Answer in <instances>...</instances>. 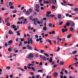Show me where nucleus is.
I'll use <instances>...</instances> for the list:
<instances>
[{
  "label": "nucleus",
  "mask_w": 78,
  "mask_h": 78,
  "mask_svg": "<svg viewBox=\"0 0 78 78\" xmlns=\"http://www.w3.org/2000/svg\"><path fill=\"white\" fill-rule=\"evenodd\" d=\"M34 57L33 54H30L29 55L27 56V58L28 59H31V58H33Z\"/></svg>",
  "instance_id": "nucleus-1"
},
{
  "label": "nucleus",
  "mask_w": 78,
  "mask_h": 78,
  "mask_svg": "<svg viewBox=\"0 0 78 78\" xmlns=\"http://www.w3.org/2000/svg\"><path fill=\"white\" fill-rule=\"evenodd\" d=\"M30 42L31 44H33V41L32 40V38H30L29 41H27V44H28V45H29V44H30Z\"/></svg>",
  "instance_id": "nucleus-2"
},
{
  "label": "nucleus",
  "mask_w": 78,
  "mask_h": 78,
  "mask_svg": "<svg viewBox=\"0 0 78 78\" xmlns=\"http://www.w3.org/2000/svg\"><path fill=\"white\" fill-rule=\"evenodd\" d=\"M38 20L37 18H36L35 19V20L34 21V23L35 25H37V22Z\"/></svg>",
  "instance_id": "nucleus-3"
},
{
  "label": "nucleus",
  "mask_w": 78,
  "mask_h": 78,
  "mask_svg": "<svg viewBox=\"0 0 78 78\" xmlns=\"http://www.w3.org/2000/svg\"><path fill=\"white\" fill-rule=\"evenodd\" d=\"M58 73L57 72H55L54 73L53 76H55V77H57L58 76Z\"/></svg>",
  "instance_id": "nucleus-4"
},
{
  "label": "nucleus",
  "mask_w": 78,
  "mask_h": 78,
  "mask_svg": "<svg viewBox=\"0 0 78 78\" xmlns=\"http://www.w3.org/2000/svg\"><path fill=\"white\" fill-rule=\"evenodd\" d=\"M46 42H49V44H50V45H52V44H51V40H50L46 39Z\"/></svg>",
  "instance_id": "nucleus-5"
},
{
  "label": "nucleus",
  "mask_w": 78,
  "mask_h": 78,
  "mask_svg": "<svg viewBox=\"0 0 78 78\" xmlns=\"http://www.w3.org/2000/svg\"><path fill=\"white\" fill-rule=\"evenodd\" d=\"M43 3L44 4H46V3L47 4H48V3H49V2H48V1H45V0H43Z\"/></svg>",
  "instance_id": "nucleus-6"
},
{
  "label": "nucleus",
  "mask_w": 78,
  "mask_h": 78,
  "mask_svg": "<svg viewBox=\"0 0 78 78\" xmlns=\"http://www.w3.org/2000/svg\"><path fill=\"white\" fill-rule=\"evenodd\" d=\"M46 18H47V19H49V18H50V15H49L48 14H46Z\"/></svg>",
  "instance_id": "nucleus-7"
},
{
  "label": "nucleus",
  "mask_w": 78,
  "mask_h": 78,
  "mask_svg": "<svg viewBox=\"0 0 78 78\" xmlns=\"http://www.w3.org/2000/svg\"><path fill=\"white\" fill-rule=\"evenodd\" d=\"M42 59L44 60V61H45L47 60V58L45 57V56H43V57H42Z\"/></svg>",
  "instance_id": "nucleus-8"
},
{
  "label": "nucleus",
  "mask_w": 78,
  "mask_h": 78,
  "mask_svg": "<svg viewBox=\"0 0 78 78\" xmlns=\"http://www.w3.org/2000/svg\"><path fill=\"white\" fill-rule=\"evenodd\" d=\"M49 3L53 4L55 2V0H49Z\"/></svg>",
  "instance_id": "nucleus-9"
},
{
  "label": "nucleus",
  "mask_w": 78,
  "mask_h": 78,
  "mask_svg": "<svg viewBox=\"0 0 78 78\" xmlns=\"http://www.w3.org/2000/svg\"><path fill=\"white\" fill-rule=\"evenodd\" d=\"M11 28H13V29H14V28H15L16 27V26L14 25H12L11 26Z\"/></svg>",
  "instance_id": "nucleus-10"
},
{
  "label": "nucleus",
  "mask_w": 78,
  "mask_h": 78,
  "mask_svg": "<svg viewBox=\"0 0 78 78\" xmlns=\"http://www.w3.org/2000/svg\"><path fill=\"white\" fill-rule=\"evenodd\" d=\"M75 26V23L73 22H72L71 23V24H70V27H74Z\"/></svg>",
  "instance_id": "nucleus-11"
},
{
  "label": "nucleus",
  "mask_w": 78,
  "mask_h": 78,
  "mask_svg": "<svg viewBox=\"0 0 78 78\" xmlns=\"http://www.w3.org/2000/svg\"><path fill=\"white\" fill-rule=\"evenodd\" d=\"M27 47L28 48V49H32L33 48L31 46H29V45H27Z\"/></svg>",
  "instance_id": "nucleus-12"
},
{
  "label": "nucleus",
  "mask_w": 78,
  "mask_h": 78,
  "mask_svg": "<svg viewBox=\"0 0 78 78\" xmlns=\"http://www.w3.org/2000/svg\"><path fill=\"white\" fill-rule=\"evenodd\" d=\"M65 25L66 27H69V26H70V24L69 22H67L65 24Z\"/></svg>",
  "instance_id": "nucleus-13"
},
{
  "label": "nucleus",
  "mask_w": 78,
  "mask_h": 78,
  "mask_svg": "<svg viewBox=\"0 0 78 78\" xmlns=\"http://www.w3.org/2000/svg\"><path fill=\"white\" fill-rule=\"evenodd\" d=\"M52 57H51L50 58V59L49 61V62L50 63H51V62H52V61H53V60L52 59Z\"/></svg>",
  "instance_id": "nucleus-14"
},
{
  "label": "nucleus",
  "mask_w": 78,
  "mask_h": 78,
  "mask_svg": "<svg viewBox=\"0 0 78 78\" xmlns=\"http://www.w3.org/2000/svg\"><path fill=\"white\" fill-rule=\"evenodd\" d=\"M64 62L61 61L59 62V64L60 65H61V66H62V65H64Z\"/></svg>",
  "instance_id": "nucleus-15"
},
{
  "label": "nucleus",
  "mask_w": 78,
  "mask_h": 78,
  "mask_svg": "<svg viewBox=\"0 0 78 78\" xmlns=\"http://www.w3.org/2000/svg\"><path fill=\"white\" fill-rule=\"evenodd\" d=\"M37 23H38V24H39V25H40V24L41 25V24H42V22L41 21L40 22L38 20V21H37Z\"/></svg>",
  "instance_id": "nucleus-16"
},
{
  "label": "nucleus",
  "mask_w": 78,
  "mask_h": 78,
  "mask_svg": "<svg viewBox=\"0 0 78 78\" xmlns=\"http://www.w3.org/2000/svg\"><path fill=\"white\" fill-rule=\"evenodd\" d=\"M8 51H10V52H11L12 51V49L11 48H8Z\"/></svg>",
  "instance_id": "nucleus-17"
},
{
  "label": "nucleus",
  "mask_w": 78,
  "mask_h": 78,
  "mask_svg": "<svg viewBox=\"0 0 78 78\" xmlns=\"http://www.w3.org/2000/svg\"><path fill=\"white\" fill-rule=\"evenodd\" d=\"M78 64V62H76L74 63V66H75L76 67H78V66H77V64Z\"/></svg>",
  "instance_id": "nucleus-18"
},
{
  "label": "nucleus",
  "mask_w": 78,
  "mask_h": 78,
  "mask_svg": "<svg viewBox=\"0 0 78 78\" xmlns=\"http://www.w3.org/2000/svg\"><path fill=\"white\" fill-rule=\"evenodd\" d=\"M47 28L46 27H44L43 28V30L44 31H47Z\"/></svg>",
  "instance_id": "nucleus-19"
},
{
  "label": "nucleus",
  "mask_w": 78,
  "mask_h": 78,
  "mask_svg": "<svg viewBox=\"0 0 78 78\" xmlns=\"http://www.w3.org/2000/svg\"><path fill=\"white\" fill-rule=\"evenodd\" d=\"M33 16H30L29 17V19L30 20H31L33 19Z\"/></svg>",
  "instance_id": "nucleus-20"
},
{
  "label": "nucleus",
  "mask_w": 78,
  "mask_h": 78,
  "mask_svg": "<svg viewBox=\"0 0 78 78\" xmlns=\"http://www.w3.org/2000/svg\"><path fill=\"white\" fill-rule=\"evenodd\" d=\"M19 32V31H16V33H17V36H20V34Z\"/></svg>",
  "instance_id": "nucleus-21"
},
{
  "label": "nucleus",
  "mask_w": 78,
  "mask_h": 78,
  "mask_svg": "<svg viewBox=\"0 0 78 78\" xmlns=\"http://www.w3.org/2000/svg\"><path fill=\"white\" fill-rule=\"evenodd\" d=\"M9 6H12L13 4H12V2H9Z\"/></svg>",
  "instance_id": "nucleus-22"
},
{
  "label": "nucleus",
  "mask_w": 78,
  "mask_h": 78,
  "mask_svg": "<svg viewBox=\"0 0 78 78\" xmlns=\"http://www.w3.org/2000/svg\"><path fill=\"white\" fill-rule=\"evenodd\" d=\"M57 17L58 19H61V15L60 14H59L58 15Z\"/></svg>",
  "instance_id": "nucleus-23"
},
{
  "label": "nucleus",
  "mask_w": 78,
  "mask_h": 78,
  "mask_svg": "<svg viewBox=\"0 0 78 78\" xmlns=\"http://www.w3.org/2000/svg\"><path fill=\"white\" fill-rule=\"evenodd\" d=\"M35 7L37 8H39V5L38 4H37L35 5Z\"/></svg>",
  "instance_id": "nucleus-24"
},
{
  "label": "nucleus",
  "mask_w": 78,
  "mask_h": 78,
  "mask_svg": "<svg viewBox=\"0 0 78 78\" xmlns=\"http://www.w3.org/2000/svg\"><path fill=\"white\" fill-rule=\"evenodd\" d=\"M18 69H19V70H21L22 72H24V71H25V70L24 69H23L20 68H18Z\"/></svg>",
  "instance_id": "nucleus-25"
},
{
  "label": "nucleus",
  "mask_w": 78,
  "mask_h": 78,
  "mask_svg": "<svg viewBox=\"0 0 78 78\" xmlns=\"http://www.w3.org/2000/svg\"><path fill=\"white\" fill-rule=\"evenodd\" d=\"M72 36V34H69L68 35H67V38H70V37Z\"/></svg>",
  "instance_id": "nucleus-26"
},
{
  "label": "nucleus",
  "mask_w": 78,
  "mask_h": 78,
  "mask_svg": "<svg viewBox=\"0 0 78 78\" xmlns=\"http://www.w3.org/2000/svg\"><path fill=\"white\" fill-rule=\"evenodd\" d=\"M41 35L43 37H45V35H44V33H42V34H41Z\"/></svg>",
  "instance_id": "nucleus-27"
},
{
  "label": "nucleus",
  "mask_w": 78,
  "mask_h": 78,
  "mask_svg": "<svg viewBox=\"0 0 78 78\" xmlns=\"http://www.w3.org/2000/svg\"><path fill=\"white\" fill-rule=\"evenodd\" d=\"M44 55H45L46 57H48V56H49V55H48V54L46 53H44Z\"/></svg>",
  "instance_id": "nucleus-28"
},
{
  "label": "nucleus",
  "mask_w": 78,
  "mask_h": 78,
  "mask_svg": "<svg viewBox=\"0 0 78 78\" xmlns=\"http://www.w3.org/2000/svg\"><path fill=\"white\" fill-rule=\"evenodd\" d=\"M70 30L71 31H73V28L72 27H71L70 28Z\"/></svg>",
  "instance_id": "nucleus-29"
},
{
  "label": "nucleus",
  "mask_w": 78,
  "mask_h": 78,
  "mask_svg": "<svg viewBox=\"0 0 78 78\" xmlns=\"http://www.w3.org/2000/svg\"><path fill=\"white\" fill-rule=\"evenodd\" d=\"M36 11H37V12H39V9H35Z\"/></svg>",
  "instance_id": "nucleus-30"
},
{
  "label": "nucleus",
  "mask_w": 78,
  "mask_h": 78,
  "mask_svg": "<svg viewBox=\"0 0 78 78\" xmlns=\"http://www.w3.org/2000/svg\"><path fill=\"white\" fill-rule=\"evenodd\" d=\"M9 34H12V32L11 31V30H9Z\"/></svg>",
  "instance_id": "nucleus-31"
},
{
  "label": "nucleus",
  "mask_w": 78,
  "mask_h": 78,
  "mask_svg": "<svg viewBox=\"0 0 78 78\" xmlns=\"http://www.w3.org/2000/svg\"><path fill=\"white\" fill-rule=\"evenodd\" d=\"M38 72H42L43 70L42 69H40L37 71Z\"/></svg>",
  "instance_id": "nucleus-32"
},
{
  "label": "nucleus",
  "mask_w": 78,
  "mask_h": 78,
  "mask_svg": "<svg viewBox=\"0 0 78 78\" xmlns=\"http://www.w3.org/2000/svg\"><path fill=\"white\" fill-rule=\"evenodd\" d=\"M26 14L27 15H28L30 14V12H29V11L27 10L26 12Z\"/></svg>",
  "instance_id": "nucleus-33"
},
{
  "label": "nucleus",
  "mask_w": 78,
  "mask_h": 78,
  "mask_svg": "<svg viewBox=\"0 0 78 78\" xmlns=\"http://www.w3.org/2000/svg\"><path fill=\"white\" fill-rule=\"evenodd\" d=\"M31 69L32 70H33L34 72H35V71H36V70H35V69H34V67H32Z\"/></svg>",
  "instance_id": "nucleus-34"
},
{
  "label": "nucleus",
  "mask_w": 78,
  "mask_h": 78,
  "mask_svg": "<svg viewBox=\"0 0 78 78\" xmlns=\"http://www.w3.org/2000/svg\"><path fill=\"white\" fill-rule=\"evenodd\" d=\"M46 13L48 14H51V12L50 11H48L46 12Z\"/></svg>",
  "instance_id": "nucleus-35"
},
{
  "label": "nucleus",
  "mask_w": 78,
  "mask_h": 78,
  "mask_svg": "<svg viewBox=\"0 0 78 78\" xmlns=\"http://www.w3.org/2000/svg\"><path fill=\"white\" fill-rule=\"evenodd\" d=\"M22 45V43L21 41H20L19 46H21Z\"/></svg>",
  "instance_id": "nucleus-36"
},
{
  "label": "nucleus",
  "mask_w": 78,
  "mask_h": 78,
  "mask_svg": "<svg viewBox=\"0 0 78 78\" xmlns=\"http://www.w3.org/2000/svg\"><path fill=\"white\" fill-rule=\"evenodd\" d=\"M63 2L64 3H66V4H65V5H64V6H66V5H67V3L64 0H63Z\"/></svg>",
  "instance_id": "nucleus-37"
},
{
  "label": "nucleus",
  "mask_w": 78,
  "mask_h": 78,
  "mask_svg": "<svg viewBox=\"0 0 78 78\" xmlns=\"http://www.w3.org/2000/svg\"><path fill=\"white\" fill-rule=\"evenodd\" d=\"M32 9H30L29 10V12H30V13L32 12Z\"/></svg>",
  "instance_id": "nucleus-38"
},
{
  "label": "nucleus",
  "mask_w": 78,
  "mask_h": 78,
  "mask_svg": "<svg viewBox=\"0 0 78 78\" xmlns=\"http://www.w3.org/2000/svg\"><path fill=\"white\" fill-rule=\"evenodd\" d=\"M21 42H23H23H24V41H25V38H22L21 39Z\"/></svg>",
  "instance_id": "nucleus-39"
},
{
  "label": "nucleus",
  "mask_w": 78,
  "mask_h": 78,
  "mask_svg": "<svg viewBox=\"0 0 78 78\" xmlns=\"http://www.w3.org/2000/svg\"><path fill=\"white\" fill-rule=\"evenodd\" d=\"M17 12V10H13L12 11L13 13H16Z\"/></svg>",
  "instance_id": "nucleus-40"
},
{
  "label": "nucleus",
  "mask_w": 78,
  "mask_h": 78,
  "mask_svg": "<svg viewBox=\"0 0 78 78\" xmlns=\"http://www.w3.org/2000/svg\"><path fill=\"white\" fill-rule=\"evenodd\" d=\"M63 23L62 21H61L59 23V25H61Z\"/></svg>",
  "instance_id": "nucleus-41"
},
{
  "label": "nucleus",
  "mask_w": 78,
  "mask_h": 78,
  "mask_svg": "<svg viewBox=\"0 0 78 78\" xmlns=\"http://www.w3.org/2000/svg\"><path fill=\"white\" fill-rule=\"evenodd\" d=\"M78 9L77 8H76L74 9V11L75 12H77L78 11Z\"/></svg>",
  "instance_id": "nucleus-42"
},
{
  "label": "nucleus",
  "mask_w": 78,
  "mask_h": 78,
  "mask_svg": "<svg viewBox=\"0 0 78 78\" xmlns=\"http://www.w3.org/2000/svg\"><path fill=\"white\" fill-rule=\"evenodd\" d=\"M65 30L64 29H62V33H65Z\"/></svg>",
  "instance_id": "nucleus-43"
},
{
  "label": "nucleus",
  "mask_w": 78,
  "mask_h": 78,
  "mask_svg": "<svg viewBox=\"0 0 78 78\" xmlns=\"http://www.w3.org/2000/svg\"><path fill=\"white\" fill-rule=\"evenodd\" d=\"M55 15H50V17H55Z\"/></svg>",
  "instance_id": "nucleus-44"
},
{
  "label": "nucleus",
  "mask_w": 78,
  "mask_h": 78,
  "mask_svg": "<svg viewBox=\"0 0 78 78\" xmlns=\"http://www.w3.org/2000/svg\"><path fill=\"white\" fill-rule=\"evenodd\" d=\"M40 76V75L39 74H38L37 75V76H36V78H39V77Z\"/></svg>",
  "instance_id": "nucleus-45"
},
{
  "label": "nucleus",
  "mask_w": 78,
  "mask_h": 78,
  "mask_svg": "<svg viewBox=\"0 0 78 78\" xmlns=\"http://www.w3.org/2000/svg\"><path fill=\"white\" fill-rule=\"evenodd\" d=\"M67 5H69V6H73V4H68Z\"/></svg>",
  "instance_id": "nucleus-46"
},
{
  "label": "nucleus",
  "mask_w": 78,
  "mask_h": 78,
  "mask_svg": "<svg viewBox=\"0 0 78 78\" xmlns=\"http://www.w3.org/2000/svg\"><path fill=\"white\" fill-rule=\"evenodd\" d=\"M76 52H77V51H73L72 52V53L73 54H75V53H76Z\"/></svg>",
  "instance_id": "nucleus-47"
},
{
  "label": "nucleus",
  "mask_w": 78,
  "mask_h": 78,
  "mask_svg": "<svg viewBox=\"0 0 78 78\" xmlns=\"http://www.w3.org/2000/svg\"><path fill=\"white\" fill-rule=\"evenodd\" d=\"M10 9H14V6H11L10 7Z\"/></svg>",
  "instance_id": "nucleus-48"
},
{
  "label": "nucleus",
  "mask_w": 78,
  "mask_h": 78,
  "mask_svg": "<svg viewBox=\"0 0 78 78\" xmlns=\"http://www.w3.org/2000/svg\"><path fill=\"white\" fill-rule=\"evenodd\" d=\"M52 34H55V31H53L51 32Z\"/></svg>",
  "instance_id": "nucleus-49"
},
{
  "label": "nucleus",
  "mask_w": 78,
  "mask_h": 78,
  "mask_svg": "<svg viewBox=\"0 0 78 78\" xmlns=\"http://www.w3.org/2000/svg\"><path fill=\"white\" fill-rule=\"evenodd\" d=\"M6 69H8V70H9L10 69V67L9 66H7L6 67Z\"/></svg>",
  "instance_id": "nucleus-50"
},
{
  "label": "nucleus",
  "mask_w": 78,
  "mask_h": 78,
  "mask_svg": "<svg viewBox=\"0 0 78 78\" xmlns=\"http://www.w3.org/2000/svg\"><path fill=\"white\" fill-rule=\"evenodd\" d=\"M52 9H55V8H56V7L54 6V5H52Z\"/></svg>",
  "instance_id": "nucleus-51"
},
{
  "label": "nucleus",
  "mask_w": 78,
  "mask_h": 78,
  "mask_svg": "<svg viewBox=\"0 0 78 78\" xmlns=\"http://www.w3.org/2000/svg\"><path fill=\"white\" fill-rule=\"evenodd\" d=\"M12 41H10L9 42H8V43H9V44H12Z\"/></svg>",
  "instance_id": "nucleus-52"
},
{
  "label": "nucleus",
  "mask_w": 78,
  "mask_h": 78,
  "mask_svg": "<svg viewBox=\"0 0 78 78\" xmlns=\"http://www.w3.org/2000/svg\"><path fill=\"white\" fill-rule=\"evenodd\" d=\"M5 47H8V44L6 42L5 43Z\"/></svg>",
  "instance_id": "nucleus-53"
},
{
  "label": "nucleus",
  "mask_w": 78,
  "mask_h": 78,
  "mask_svg": "<svg viewBox=\"0 0 78 78\" xmlns=\"http://www.w3.org/2000/svg\"><path fill=\"white\" fill-rule=\"evenodd\" d=\"M6 25H7V26H10V23H7L6 24Z\"/></svg>",
  "instance_id": "nucleus-54"
},
{
  "label": "nucleus",
  "mask_w": 78,
  "mask_h": 78,
  "mask_svg": "<svg viewBox=\"0 0 78 78\" xmlns=\"http://www.w3.org/2000/svg\"><path fill=\"white\" fill-rule=\"evenodd\" d=\"M57 48H58V49L57 50H56V51H59V50H60V48L58 47Z\"/></svg>",
  "instance_id": "nucleus-55"
},
{
  "label": "nucleus",
  "mask_w": 78,
  "mask_h": 78,
  "mask_svg": "<svg viewBox=\"0 0 78 78\" xmlns=\"http://www.w3.org/2000/svg\"><path fill=\"white\" fill-rule=\"evenodd\" d=\"M60 74L61 75H64V73H63V72H62V71H61L60 73Z\"/></svg>",
  "instance_id": "nucleus-56"
},
{
  "label": "nucleus",
  "mask_w": 78,
  "mask_h": 78,
  "mask_svg": "<svg viewBox=\"0 0 78 78\" xmlns=\"http://www.w3.org/2000/svg\"><path fill=\"white\" fill-rule=\"evenodd\" d=\"M39 66H42V62H41L40 63Z\"/></svg>",
  "instance_id": "nucleus-57"
},
{
  "label": "nucleus",
  "mask_w": 78,
  "mask_h": 78,
  "mask_svg": "<svg viewBox=\"0 0 78 78\" xmlns=\"http://www.w3.org/2000/svg\"><path fill=\"white\" fill-rule=\"evenodd\" d=\"M47 18H44L43 19V20H47Z\"/></svg>",
  "instance_id": "nucleus-58"
},
{
  "label": "nucleus",
  "mask_w": 78,
  "mask_h": 78,
  "mask_svg": "<svg viewBox=\"0 0 78 78\" xmlns=\"http://www.w3.org/2000/svg\"><path fill=\"white\" fill-rule=\"evenodd\" d=\"M41 52L42 53H43L44 52V51L42 50H41Z\"/></svg>",
  "instance_id": "nucleus-59"
},
{
  "label": "nucleus",
  "mask_w": 78,
  "mask_h": 78,
  "mask_svg": "<svg viewBox=\"0 0 78 78\" xmlns=\"http://www.w3.org/2000/svg\"><path fill=\"white\" fill-rule=\"evenodd\" d=\"M16 42H18L19 41V38H17L16 39Z\"/></svg>",
  "instance_id": "nucleus-60"
},
{
  "label": "nucleus",
  "mask_w": 78,
  "mask_h": 78,
  "mask_svg": "<svg viewBox=\"0 0 78 78\" xmlns=\"http://www.w3.org/2000/svg\"><path fill=\"white\" fill-rule=\"evenodd\" d=\"M48 26L49 27H51V23H49L48 24Z\"/></svg>",
  "instance_id": "nucleus-61"
},
{
  "label": "nucleus",
  "mask_w": 78,
  "mask_h": 78,
  "mask_svg": "<svg viewBox=\"0 0 78 78\" xmlns=\"http://www.w3.org/2000/svg\"><path fill=\"white\" fill-rule=\"evenodd\" d=\"M24 69L25 70H27V66H24Z\"/></svg>",
  "instance_id": "nucleus-62"
},
{
  "label": "nucleus",
  "mask_w": 78,
  "mask_h": 78,
  "mask_svg": "<svg viewBox=\"0 0 78 78\" xmlns=\"http://www.w3.org/2000/svg\"><path fill=\"white\" fill-rule=\"evenodd\" d=\"M68 17H69L72 18V16L71 15H70L68 16Z\"/></svg>",
  "instance_id": "nucleus-63"
},
{
  "label": "nucleus",
  "mask_w": 78,
  "mask_h": 78,
  "mask_svg": "<svg viewBox=\"0 0 78 78\" xmlns=\"http://www.w3.org/2000/svg\"><path fill=\"white\" fill-rule=\"evenodd\" d=\"M60 78H63V76L62 75H60Z\"/></svg>",
  "instance_id": "nucleus-64"
}]
</instances>
